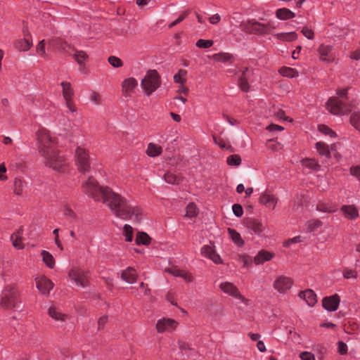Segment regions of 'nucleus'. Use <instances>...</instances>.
Returning <instances> with one entry per match:
<instances>
[{"label": "nucleus", "mask_w": 360, "mask_h": 360, "mask_svg": "<svg viewBox=\"0 0 360 360\" xmlns=\"http://www.w3.org/2000/svg\"><path fill=\"white\" fill-rule=\"evenodd\" d=\"M121 278L129 284L135 283L137 281L138 274L132 267H128L121 273Z\"/></svg>", "instance_id": "18"}, {"label": "nucleus", "mask_w": 360, "mask_h": 360, "mask_svg": "<svg viewBox=\"0 0 360 360\" xmlns=\"http://www.w3.org/2000/svg\"><path fill=\"white\" fill-rule=\"evenodd\" d=\"M316 148L321 155L326 156L328 158H330V152L326 144L322 142H317L316 143Z\"/></svg>", "instance_id": "38"}, {"label": "nucleus", "mask_w": 360, "mask_h": 360, "mask_svg": "<svg viewBox=\"0 0 360 360\" xmlns=\"http://www.w3.org/2000/svg\"><path fill=\"white\" fill-rule=\"evenodd\" d=\"M13 192L18 195H22L27 187V184L20 179H15L13 183Z\"/></svg>", "instance_id": "28"}, {"label": "nucleus", "mask_w": 360, "mask_h": 360, "mask_svg": "<svg viewBox=\"0 0 360 360\" xmlns=\"http://www.w3.org/2000/svg\"><path fill=\"white\" fill-rule=\"evenodd\" d=\"M165 180L167 183L170 184H177L179 182V178L171 172H167L164 175Z\"/></svg>", "instance_id": "53"}, {"label": "nucleus", "mask_w": 360, "mask_h": 360, "mask_svg": "<svg viewBox=\"0 0 360 360\" xmlns=\"http://www.w3.org/2000/svg\"><path fill=\"white\" fill-rule=\"evenodd\" d=\"M11 240H12V244L13 247L18 250H21L23 248L24 246L22 242L21 232L20 231L13 233L11 236Z\"/></svg>", "instance_id": "35"}, {"label": "nucleus", "mask_w": 360, "mask_h": 360, "mask_svg": "<svg viewBox=\"0 0 360 360\" xmlns=\"http://www.w3.org/2000/svg\"><path fill=\"white\" fill-rule=\"evenodd\" d=\"M276 15L280 20H286L288 19L293 18L295 16V14L290 10L285 8H279L276 11Z\"/></svg>", "instance_id": "27"}, {"label": "nucleus", "mask_w": 360, "mask_h": 360, "mask_svg": "<svg viewBox=\"0 0 360 360\" xmlns=\"http://www.w3.org/2000/svg\"><path fill=\"white\" fill-rule=\"evenodd\" d=\"M301 162L302 166L307 167L313 171H318L320 169L321 167V166L314 159H303Z\"/></svg>", "instance_id": "34"}, {"label": "nucleus", "mask_w": 360, "mask_h": 360, "mask_svg": "<svg viewBox=\"0 0 360 360\" xmlns=\"http://www.w3.org/2000/svg\"><path fill=\"white\" fill-rule=\"evenodd\" d=\"M213 45V41L200 39L197 41L196 46L202 49H207Z\"/></svg>", "instance_id": "54"}, {"label": "nucleus", "mask_w": 360, "mask_h": 360, "mask_svg": "<svg viewBox=\"0 0 360 360\" xmlns=\"http://www.w3.org/2000/svg\"><path fill=\"white\" fill-rule=\"evenodd\" d=\"M326 108L328 111L335 115L347 114L352 110L337 98H330L326 103Z\"/></svg>", "instance_id": "8"}, {"label": "nucleus", "mask_w": 360, "mask_h": 360, "mask_svg": "<svg viewBox=\"0 0 360 360\" xmlns=\"http://www.w3.org/2000/svg\"><path fill=\"white\" fill-rule=\"evenodd\" d=\"M177 323L172 319L162 318L158 321L156 328L158 333L171 332L176 328Z\"/></svg>", "instance_id": "12"}, {"label": "nucleus", "mask_w": 360, "mask_h": 360, "mask_svg": "<svg viewBox=\"0 0 360 360\" xmlns=\"http://www.w3.org/2000/svg\"><path fill=\"white\" fill-rule=\"evenodd\" d=\"M101 202L106 204L111 212L120 219L136 221L141 219V209L134 201L122 197L108 186H105Z\"/></svg>", "instance_id": "1"}, {"label": "nucleus", "mask_w": 360, "mask_h": 360, "mask_svg": "<svg viewBox=\"0 0 360 360\" xmlns=\"http://www.w3.org/2000/svg\"><path fill=\"white\" fill-rule=\"evenodd\" d=\"M138 85V82L134 77L124 79L122 84L123 94L125 96H129Z\"/></svg>", "instance_id": "20"}, {"label": "nucleus", "mask_w": 360, "mask_h": 360, "mask_svg": "<svg viewBox=\"0 0 360 360\" xmlns=\"http://www.w3.org/2000/svg\"><path fill=\"white\" fill-rule=\"evenodd\" d=\"M49 314L51 317H52L53 319L60 321H65V314H62L59 310H58L54 307H51L49 309Z\"/></svg>", "instance_id": "39"}, {"label": "nucleus", "mask_w": 360, "mask_h": 360, "mask_svg": "<svg viewBox=\"0 0 360 360\" xmlns=\"http://www.w3.org/2000/svg\"><path fill=\"white\" fill-rule=\"evenodd\" d=\"M74 58L79 65H82L86 59L87 55L82 51H77L74 54Z\"/></svg>", "instance_id": "51"}, {"label": "nucleus", "mask_w": 360, "mask_h": 360, "mask_svg": "<svg viewBox=\"0 0 360 360\" xmlns=\"http://www.w3.org/2000/svg\"><path fill=\"white\" fill-rule=\"evenodd\" d=\"M220 289L226 294L233 296L236 298L243 299V296L238 291L237 287L232 283L224 282L219 285Z\"/></svg>", "instance_id": "17"}, {"label": "nucleus", "mask_w": 360, "mask_h": 360, "mask_svg": "<svg viewBox=\"0 0 360 360\" xmlns=\"http://www.w3.org/2000/svg\"><path fill=\"white\" fill-rule=\"evenodd\" d=\"M299 297L303 299L309 307H313L317 302L316 295L311 290L307 289L299 293Z\"/></svg>", "instance_id": "19"}, {"label": "nucleus", "mask_w": 360, "mask_h": 360, "mask_svg": "<svg viewBox=\"0 0 360 360\" xmlns=\"http://www.w3.org/2000/svg\"><path fill=\"white\" fill-rule=\"evenodd\" d=\"M293 284L292 280L288 276H278L273 283L274 288L279 293H285L290 290Z\"/></svg>", "instance_id": "11"}, {"label": "nucleus", "mask_w": 360, "mask_h": 360, "mask_svg": "<svg viewBox=\"0 0 360 360\" xmlns=\"http://www.w3.org/2000/svg\"><path fill=\"white\" fill-rule=\"evenodd\" d=\"M166 271L170 274H172V276H176V277H181L182 278L184 281H186V282H192L193 281V276L183 271V270H181L179 269H177L176 267H172V268H169V269H167L166 270Z\"/></svg>", "instance_id": "23"}, {"label": "nucleus", "mask_w": 360, "mask_h": 360, "mask_svg": "<svg viewBox=\"0 0 360 360\" xmlns=\"http://www.w3.org/2000/svg\"><path fill=\"white\" fill-rule=\"evenodd\" d=\"M141 85L146 95H151L161 85V79L158 72L155 70H148Z\"/></svg>", "instance_id": "4"}, {"label": "nucleus", "mask_w": 360, "mask_h": 360, "mask_svg": "<svg viewBox=\"0 0 360 360\" xmlns=\"http://www.w3.org/2000/svg\"><path fill=\"white\" fill-rule=\"evenodd\" d=\"M36 135L38 151L45 165L55 171L62 172L68 163L57 150L56 141L50 132L46 129H41Z\"/></svg>", "instance_id": "2"}, {"label": "nucleus", "mask_w": 360, "mask_h": 360, "mask_svg": "<svg viewBox=\"0 0 360 360\" xmlns=\"http://www.w3.org/2000/svg\"><path fill=\"white\" fill-rule=\"evenodd\" d=\"M82 188L86 194L91 196L96 201H101L103 191L105 186H100L96 180L90 176L82 184Z\"/></svg>", "instance_id": "6"}, {"label": "nucleus", "mask_w": 360, "mask_h": 360, "mask_svg": "<svg viewBox=\"0 0 360 360\" xmlns=\"http://www.w3.org/2000/svg\"><path fill=\"white\" fill-rule=\"evenodd\" d=\"M89 271L80 269H72L69 273V277L75 284L81 288L88 285Z\"/></svg>", "instance_id": "9"}, {"label": "nucleus", "mask_w": 360, "mask_h": 360, "mask_svg": "<svg viewBox=\"0 0 360 360\" xmlns=\"http://www.w3.org/2000/svg\"><path fill=\"white\" fill-rule=\"evenodd\" d=\"M302 360H315V356L313 354L308 352H303L300 354Z\"/></svg>", "instance_id": "64"}, {"label": "nucleus", "mask_w": 360, "mask_h": 360, "mask_svg": "<svg viewBox=\"0 0 360 360\" xmlns=\"http://www.w3.org/2000/svg\"><path fill=\"white\" fill-rule=\"evenodd\" d=\"M32 44L29 39H21L15 41V47L20 51H26L30 49Z\"/></svg>", "instance_id": "32"}, {"label": "nucleus", "mask_w": 360, "mask_h": 360, "mask_svg": "<svg viewBox=\"0 0 360 360\" xmlns=\"http://www.w3.org/2000/svg\"><path fill=\"white\" fill-rule=\"evenodd\" d=\"M201 255L203 257L211 259L215 264L222 263L221 257L216 252V250L212 246L204 245L201 248Z\"/></svg>", "instance_id": "16"}, {"label": "nucleus", "mask_w": 360, "mask_h": 360, "mask_svg": "<svg viewBox=\"0 0 360 360\" xmlns=\"http://www.w3.org/2000/svg\"><path fill=\"white\" fill-rule=\"evenodd\" d=\"M340 302V297L338 295H333L324 297L322 301V305L328 311H335L338 308Z\"/></svg>", "instance_id": "15"}, {"label": "nucleus", "mask_w": 360, "mask_h": 360, "mask_svg": "<svg viewBox=\"0 0 360 360\" xmlns=\"http://www.w3.org/2000/svg\"><path fill=\"white\" fill-rule=\"evenodd\" d=\"M18 290L12 285H6L0 295V308L12 309L18 308L20 303Z\"/></svg>", "instance_id": "3"}, {"label": "nucleus", "mask_w": 360, "mask_h": 360, "mask_svg": "<svg viewBox=\"0 0 360 360\" xmlns=\"http://www.w3.org/2000/svg\"><path fill=\"white\" fill-rule=\"evenodd\" d=\"M75 158L78 170L82 173L88 172L90 170V161L87 150L78 146L75 150Z\"/></svg>", "instance_id": "7"}, {"label": "nucleus", "mask_w": 360, "mask_h": 360, "mask_svg": "<svg viewBox=\"0 0 360 360\" xmlns=\"http://www.w3.org/2000/svg\"><path fill=\"white\" fill-rule=\"evenodd\" d=\"M274 38L283 41H293L297 39V34L295 32H280L273 35Z\"/></svg>", "instance_id": "25"}, {"label": "nucleus", "mask_w": 360, "mask_h": 360, "mask_svg": "<svg viewBox=\"0 0 360 360\" xmlns=\"http://www.w3.org/2000/svg\"><path fill=\"white\" fill-rule=\"evenodd\" d=\"M317 52L321 61L330 63L335 60L336 56L332 45L321 44L318 47Z\"/></svg>", "instance_id": "10"}, {"label": "nucleus", "mask_w": 360, "mask_h": 360, "mask_svg": "<svg viewBox=\"0 0 360 360\" xmlns=\"http://www.w3.org/2000/svg\"><path fill=\"white\" fill-rule=\"evenodd\" d=\"M350 174L355 176L360 181V166L355 165L350 167Z\"/></svg>", "instance_id": "60"}, {"label": "nucleus", "mask_w": 360, "mask_h": 360, "mask_svg": "<svg viewBox=\"0 0 360 360\" xmlns=\"http://www.w3.org/2000/svg\"><path fill=\"white\" fill-rule=\"evenodd\" d=\"M63 88V96L65 100L72 99L74 95V91L72 88L71 84L70 82H61L60 84Z\"/></svg>", "instance_id": "29"}, {"label": "nucleus", "mask_w": 360, "mask_h": 360, "mask_svg": "<svg viewBox=\"0 0 360 360\" xmlns=\"http://www.w3.org/2000/svg\"><path fill=\"white\" fill-rule=\"evenodd\" d=\"M150 238L149 236L144 233V232H140L136 235V243L138 245H147L150 243Z\"/></svg>", "instance_id": "40"}, {"label": "nucleus", "mask_w": 360, "mask_h": 360, "mask_svg": "<svg viewBox=\"0 0 360 360\" xmlns=\"http://www.w3.org/2000/svg\"><path fill=\"white\" fill-rule=\"evenodd\" d=\"M302 237L300 236H295L292 238H290L286 242L284 243V246L288 247L292 243H297L300 242H302Z\"/></svg>", "instance_id": "63"}, {"label": "nucleus", "mask_w": 360, "mask_h": 360, "mask_svg": "<svg viewBox=\"0 0 360 360\" xmlns=\"http://www.w3.org/2000/svg\"><path fill=\"white\" fill-rule=\"evenodd\" d=\"M162 151V147L154 143H149L146 150L147 154L150 157H156L161 154Z\"/></svg>", "instance_id": "36"}, {"label": "nucleus", "mask_w": 360, "mask_h": 360, "mask_svg": "<svg viewBox=\"0 0 360 360\" xmlns=\"http://www.w3.org/2000/svg\"><path fill=\"white\" fill-rule=\"evenodd\" d=\"M238 261L243 264L244 267H248L251 266L252 263V258L248 255H238Z\"/></svg>", "instance_id": "52"}, {"label": "nucleus", "mask_w": 360, "mask_h": 360, "mask_svg": "<svg viewBox=\"0 0 360 360\" xmlns=\"http://www.w3.org/2000/svg\"><path fill=\"white\" fill-rule=\"evenodd\" d=\"M187 16H188V12L187 11L183 12L182 13H181L179 15V16L175 20H174L173 22H172L170 24L168 25V28L171 29L173 27L176 26L181 22H182L184 19H186V18Z\"/></svg>", "instance_id": "55"}, {"label": "nucleus", "mask_w": 360, "mask_h": 360, "mask_svg": "<svg viewBox=\"0 0 360 360\" xmlns=\"http://www.w3.org/2000/svg\"><path fill=\"white\" fill-rule=\"evenodd\" d=\"M210 58L216 62L225 63L233 60V57L229 53H218L213 54Z\"/></svg>", "instance_id": "30"}, {"label": "nucleus", "mask_w": 360, "mask_h": 360, "mask_svg": "<svg viewBox=\"0 0 360 360\" xmlns=\"http://www.w3.org/2000/svg\"><path fill=\"white\" fill-rule=\"evenodd\" d=\"M198 213V210L196 205L194 203L191 202L189 203L186 207V213L185 217L188 218H193L196 217Z\"/></svg>", "instance_id": "42"}, {"label": "nucleus", "mask_w": 360, "mask_h": 360, "mask_svg": "<svg viewBox=\"0 0 360 360\" xmlns=\"http://www.w3.org/2000/svg\"><path fill=\"white\" fill-rule=\"evenodd\" d=\"M232 210L234 215L237 217H240L243 214V207L240 204H234L232 206Z\"/></svg>", "instance_id": "58"}, {"label": "nucleus", "mask_w": 360, "mask_h": 360, "mask_svg": "<svg viewBox=\"0 0 360 360\" xmlns=\"http://www.w3.org/2000/svg\"><path fill=\"white\" fill-rule=\"evenodd\" d=\"M266 148L271 152H275L281 148V145L279 143L274 141L273 139H269L266 143Z\"/></svg>", "instance_id": "49"}, {"label": "nucleus", "mask_w": 360, "mask_h": 360, "mask_svg": "<svg viewBox=\"0 0 360 360\" xmlns=\"http://www.w3.org/2000/svg\"><path fill=\"white\" fill-rule=\"evenodd\" d=\"M241 158L238 155H229L226 159V163L231 167H237L241 164Z\"/></svg>", "instance_id": "41"}, {"label": "nucleus", "mask_w": 360, "mask_h": 360, "mask_svg": "<svg viewBox=\"0 0 360 360\" xmlns=\"http://www.w3.org/2000/svg\"><path fill=\"white\" fill-rule=\"evenodd\" d=\"M123 234L125 236V240L131 242L133 237V231L130 225L125 224L123 227Z\"/></svg>", "instance_id": "47"}, {"label": "nucleus", "mask_w": 360, "mask_h": 360, "mask_svg": "<svg viewBox=\"0 0 360 360\" xmlns=\"http://www.w3.org/2000/svg\"><path fill=\"white\" fill-rule=\"evenodd\" d=\"M187 72L185 70H180L179 72L174 75V81L176 83L184 84L186 82V79L183 77L186 75Z\"/></svg>", "instance_id": "48"}, {"label": "nucleus", "mask_w": 360, "mask_h": 360, "mask_svg": "<svg viewBox=\"0 0 360 360\" xmlns=\"http://www.w3.org/2000/svg\"><path fill=\"white\" fill-rule=\"evenodd\" d=\"M37 53L41 56V57H46V51H45V45H44V40H41L40 41L38 44L37 45Z\"/></svg>", "instance_id": "57"}, {"label": "nucleus", "mask_w": 360, "mask_h": 360, "mask_svg": "<svg viewBox=\"0 0 360 360\" xmlns=\"http://www.w3.org/2000/svg\"><path fill=\"white\" fill-rule=\"evenodd\" d=\"M340 210L349 219H355L359 217V211L354 205H342Z\"/></svg>", "instance_id": "24"}, {"label": "nucleus", "mask_w": 360, "mask_h": 360, "mask_svg": "<svg viewBox=\"0 0 360 360\" xmlns=\"http://www.w3.org/2000/svg\"><path fill=\"white\" fill-rule=\"evenodd\" d=\"M351 124L359 131H360V112L353 111L350 115Z\"/></svg>", "instance_id": "37"}, {"label": "nucleus", "mask_w": 360, "mask_h": 360, "mask_svg": "<svg viewBox=\"0 0 360 360\" xmlns=\"http://www.w3.org/2000/svg\"><path fill=\"white\" fill-rule=\"evenodd\" d=\"M316 209L319 211L323 212H335L337 208L335 205H328L325 203H320L317 205Z\"/></svg>", "instance_id": "43"}, {"label": "nucleus", "mask_w": 360, "mask_h": 360, "mask_svg": "<svg viewBox=\"0 0 360 360\" xmlns=\"http://www.w3.org/2000/svg\"><path fill=\"white\" fill-rule=\"evenodd\" d=\"M108 63L115 68H121L123 66L122 60L117 56H110L108 58Z\"/></svg>", "instance_id": "45"}, {"label": "nucleus", "mask_w": 360, "mask_h": 360, "mask_svg": "<svg viewBox=\"0 0 360 360\" xmlns=\"http://www.w3.org/2000/svg\"><path fill=\"white\" fill-rule=\"evenodd\" d=\"M301 32L303 35L307 38L308 39H313L314 38V33L311 29H309L307 27H302Z\"/></svg>", "instance_id": "59"}, {"label": "nucleus", "mask_w": 360, "mask_h": 360, "mask_svg": "<svg viewBox=\"0 0 360 360\" xmlns=\"http://www.w3.org/2000/svg\"><path fill=\"white\" fill-rule=\"evenodd\" d=\"M245 226L251 234L260 235L264 230L262 222L254 218H248L245 221Z\"/></svg>", "instance_id": "13"}, {"label": "nucleus", "mask_w": 360, "mask_h": 360, "mask_svg": "<svg viewBox=\"0 0 360 360\" xmlns=\"http://www.w3.org/2000/svg\"><path fill=\"white\" fill-rule=\"evenodd\" d=\"M343 276L345 278H356L357 274L354 270L345 269L343 271Z\"/></svg>", "instance_id": "62"}, {"label": "nucleus", "mask_w": 360, "mask_h": 360, "mask_svg": "<svg viewBox=\"0 0 360 360\" xmlns=\"http://www.w3.org/2000/svg\"><path fill=\"white\" fill-rule=\"evenodd\" d=\"M37 288L44 295L49 294L53 288V283L46 276H39L35 278Z\"/></svg>", "instance_id": "14"}, {"label": "nucleus", "mask_w": 360, "mask_h": 360, "mask_svg": "<svg viewBox=\"0 0 360 360\" xmlns=\"http://www.w3.org/2000/svg\"><path fill=\"white\" fill-rule=\"evenodd\" d=\"M89 100L95 105H100L102 103L100 94L96 91H92L90 94Z\"/></svg>", "instance_id": "56"}, {"label": "nucleus", "mask_w": 360, "mask_h": 360, "mask_svg": "<svg viewBox=\"0 0 360 360\" xmlns=\"http://www.w3.org/2000/svg\"><path fill=\"white\" fill-rule=\"evenodd\" d=\"M41 255L42 257V260L46 264V265L49 268L53 269L55 265V259L53 255L46 250H42Z\"/></svg>", "instance_id": "31"}, {"label": "nucleus", "mask_w": 360, "mask_h": 360, "mask_svg": "<svg viewBox=\"0 0 360 360\" xmlns=\"http://www.w3.org/2000/svg\"><path fill=\"white\" fill-rule=\"evenodd\" d=\"M323 225V222L317 219H313L307 221L304 224V231L311 233L316 231Z\"/></svg>", "instance_id": "26"}, {"label": "nucleus", "mask_w": 360, "mask_h": 360, "mask_svg": "<svg viewBox=\"0 0 360 360\" xmlns=\"http://www.w3.org/2000/svg\"><path fill=\"white\" fill-rule=\"evenodd\" d=\"M276 26L274 22L269 21L267 23H261L254 20H248L244 23V30L250 34H266L270 33L271 31L276 29Z\"/></svg>", "instance_id": "5"}, {"label": "nucleus", "mask_w": 360, "mask_h": 360, "mask_svg": "<svg viewBox=\"0 0 360 360\" xmlns=\"http://www.w3.org/2000/svg\"><path fill=\"white\" fill-rule=\"evenodd\" d=\"M318 129L320 132H321L322 134H323L325 135H328L330 137H335L336 136V133L326 125L320 124V125H319Z\"/></svg>", "instance_id": "46"}, {"label": "nucleus", "mask_w": 360, "mask_h": 360, "mask_svg": "<svg viewBox=\"0 0 360 360\" xmlns=\"http://www.w3.org/2000/svg\"><path fill=\"white\" fill-rule=\"evenodd\" d=\"M238 85L240 89L244 92H248L250 90V85L247 77H240L238 80Z\"/></svg>", "instance_id": "50"}, {"label": "nucleus", "mask_w": 360, "mask_h": 360, "mask_svg": "<svg viewBox=\"0 0 360 360\" xmlns=\"http://www.w3.org/2000/svg\"><path fill=\"white\" fill-rule=\"evenodd\" d=\"M281 73L287 77L293 78L298 76V72L291 68H283L281 70Z\"/></svg>", "instance_id": "44"}, {"label": "nucleus", "mask_w": 360, "mask_h": 360, "mask_svg": "<svg viewBox=\"0 0 360 360\" xmlns=\"http://www.w3.org/2000/svg\"><path fill=\"white\" fill-rule=\"evenodd\" d=\"M259 202L266 207L274 210L277 203V198L272 194L264 193L260 195Z\"/></svg>", "instance_id": "22"}, {"label": "nucleus", "mask_w": 360, "mask_h": 360, "mask_svg": "<svg viewBox=\"0 0 360 360\" xmlns=\"http://www.w3.org/2000/svg\"><path fill=\"white\" fill-rule=\"evenodd\" d=\"M228 232L233 240V243L238 247L244 245V240L241 238L240 234L234 229H229Z\"/></svg>", "instance_id": "33"}, {"label": "nucleus", "mask_w": 360, "mask_h": 360, "mask_svg": "<svg viewBox=\"0 0 360 360\" xmlns=\"http://www.w3.org/2000/svg\"><path fill=\"white\" fill-rule=\"evenodd\" d=\"M338 350L340 354H342V355L346 354L347 352V345L342 341H339L338 343Z\"/></svg>", "instance_id": "61"}, {"label": "nucleus", "mask_w": 360, "mask_h": 360, "mask_svg": "<svg viewBox=\"0 0 360 360\" xmlns=\"http://www.w3.org/2000/svg\"><path fill=\"white\" fill-rule=\"evenodd\" d=\"M274 253L262 250L258 252L256 256L253 259V262L256 265H259L265 262L270 261L274 257Z\"/></svg>", "instance_id": "21"}]
</instances>
